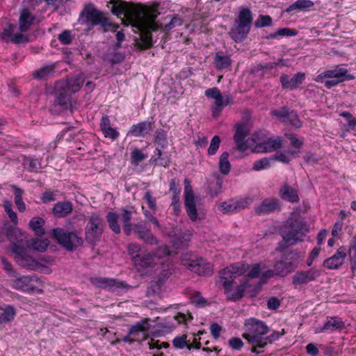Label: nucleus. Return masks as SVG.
Masks as SVG:
<instances>
[{"label": "nucleus", "mask_w": 356, "mask_h": 356, "mask_svg": "<svg viewBox=\"0 0 356 356\" xmlns=\"http://www.w3.org/2000/svg\"><path fill=\"white\" fill-rule=\"evenodd\" d=\"M245 327V332L243 337L252 346L251 351L260 353L261 351L258 349L264 348L267 345L264 336L268 332V327L264 322L254 318L246 320Z\"/></svg>", "instance_id": "1"}, {"label": "nucleus", "mask_w": 356, "mask_h": 356, "mask_svg": "<svg viewBox=\"0 0 356 356\" xmlns=\"http://www.w3.org/2000/svg\"><path fill=\"white\" fill-rule=\"evenodd\" d=\"M111 10L118 17L126 19V25L131 24L138 29L144 26L145 19L142 16L143 12L133 3L122 0H111Z\"/></svg>", "instance_id": "2"}, {"label": "nucleus", "mask_w": 356, "mask_h": 356, "mask_svg": "<svg viewBox=\"0 0 356 356\" xmlns=\"http://www.w3.org/2000/svg\"><path fill=\"white\" fill-rule=\"evenodd\" d=\"M85 239L91 245H95L102 237L106 225L102 215L98 212L90 213L86 218Z\"/></svg>", "instance_id": "3"}, {"label": "nucleus", "mask_w": 356, "mask_h": 356, "mask_svg": "<svg viewBox=\"0 0 356 356\" xmlns=\"http://www.w3.org/2000/svg\"><path fill=\"white\" fill-rule=\"evenodd\" d=\"M308 231L307 226L301 220L289 218L282 231L283 241L289 245H294Z\"/></svg>", "instance_id": "4"}, {"label": "nucleus", "mask_w": 356, "mask_h": 356, "mask_svg": "<svg viewBox=\"0 0 356 356\" xmlns=\"http://www.w3.org/2000/svg\"><path fill=\"white\" fill-rule=\"evenodd\" d=\"M304 257V253L296 250L285 253L281 259L275 264V273L285 277L293 272Z\"/></svg>", "instance_id": "5"}, {"label": "nucleus", "mask_w": 356, "mask_h": 356, "mask_svg": "<svg viewBox=\"0 0 356 356\" xmlns=\"http://www.w3.org/2000/svg\"><path fill=\"white\" fill-rule=\"evenodd\" d=\"M81 15L85 16L87 22H90L92 26L101 25L104 31H115L119 28L118 24L111 23L104 13L98 10L92 6H86L82 11Z\"/></svg>", "instance_id": "6"}, {"label": "nucleus", "mask_w": 356, "mask_h": 356, "mask_svg": "<svg viewBox=\"0 0 356 356\" xmlns=\"http://www.w3.org/2000/svg\"><path fill=\"white\" fill-rule=\"evenodd\" d=\"M54 238L68 250H72L83 243V239L76 233L68 232L63 228H55L52 230Z\"/></svg>", "instance_id": "7"}, {"label": "nucleus", "mask_w": 356, "mask_h": 356, "mask_svg": "<svg viewBox=\"0 0 356 356\" xmlns=\"http://www.w3.org/2000/svg\"><path fill=\"white\" fill-rule=\"evenodd\" d=\"M248 266L243 263H236L220 272L218 283L222 285L225 289L232 287L233 280L239 275L245 273Z\"/></svg>", "instance_id": "8"}, {"label": "nucleus", "mask_w": 356, "mask_h": 356, "mask_svg": "<svg viewBox=\"0 0 356 356\" xmlns=\"http://www.w3.org/2000/svg\"><path fill=\"white\" fill-rule=\"evenodd\" d=\"M257 137V135L254 134L252 138L254 142L258 143L254 147L256 152H271L282 147V140L279 137L266 140L264 134L261 132L258 133V138Z\"/></svg>", "instance_id": "9"}, {"label": "nucleus", "mask_w": 356, "mask_h": 356, "mask_svg": "<svg viewBox=\"0 0 356 356\" xmlns=\"http://www.w3.org/2000/svg\"><path fill=\"white\" fill-rule=\"evenodd\" d=\"M132 229V234L144 243L150 245H156L159 243V240L152 233L146 221H140L133 224Z\"/></svg>", "instance_id": "10"}, {"label": "nucleus", "mask_w": 356, "mask_h": 356, "mask_svg": "<svg viewBox=\"0 0 356 356\" xmlns=\"http://www.w3.org/2000/svg\"><path fill=\"white\" fill-rule=\"evenodd\" d=\"M90 281L96 287L113 292H118L126 287L124 282L113 278L94 277Z\"/></svg>", "instance_id": "11"}, {"label": "nucleus", "mask_w": 356, "mask_h": 356, "mask_svg": "<svg viewBox=\"0 0 356 356\" xmlns=\"http://www.w3.org/2000/svg\"><path fill=\"white\" fill-rule=\"evenodd\" d=\"M184 204L187 214L192 221L197 218L196 204L192 186L188 179H184Z\"/></svg>", "instance_id": "12"}, {"label": "nucleus", "mask_w": 356, "mask_h": 356, "mask_svg": "<svg viewBox=\"0 0 356 356\" xmlns=\"http://www.w3.org/2000/svg\"><path fill=\"white\" fill-rule=\"evenodd\" d=\"M16 26L13 24H8L0 32V40L3 42H12L15 44L26 43L29 42V38L22 33H14Z\"/></svg>", "instance_id": "13"}, {"label": "nucleus", "mask_w": 356, "mask_h": 356, "mask_svg": "<svg viewBox=\"0 0 356 356\" xmlns=\"http://www.w3.org/2000/svg\"><path fill=\"white\" fill-rule=\"evenodd\" d=\"M25 248H22V246L15 248L13 253L15 254L16 262L22 267L30 270H35L39 269L40 266L39 263L26 253Z\"/></svg>", "instance_id": "14"}, {"label": "nucleus", "mask_w": 356, "mask_h": 356, "mask_svg": "<svg viewBox=\"0 0 356 356\" xmlns=\"http://www.w3.org/2000/svg\"><path fill=\"white\" fill-rule=\"evenodd\" d=\"M320 275L321 271L314 268L307 270H300L292 277V284L295 286L305 285L316 280Z\"/></svg>", "instance_id": "15"}, {"label": "nucleus", "mask_w": 356, "mask_h": 356, "mask_svg": "<svg viewBox=\"0 0 356 356\" xmlns=\"http://www.w3.org/2000/svg\"><path fill=\"white\" fill-rule=\"evenodd\" d=\"M6 233L8 239L13 244V252H14L15 248L17 247L22 246V248H26V244H27L28 239L26 234L23 233L19 229L10 226L6 228Z\"/></svg>", "instance_id": "16"}, {"label": "nucleus", "mask_w": 356, "mask_h": 356, "mask_svg": "<svg viewBox=\"0 0 356 356\" xmlns=\"http://www.w3.org/2000/svg\"><path fill=\"white\" fill-rule=\"evenodd\" d=\"M324 78L332 79H342L343 81L346 80H351L353 76L348 74V70L346 68L336 67L334 69L328 70L319 74L316 78V81L323 82Z\"/></svg>", "instance_id": "17"}, {"label": "nucleus", "mask_w": 356, "mask_h": 356, "mask_svg": "<svg viewBox=\"0 0 356 356\" xmlns=\"http://www.w3.org/2000/svg\"><path fill=\"white\" fill-rule=\"evenodd\" d=\"M249 133L247 124L239 123L236 125V131L234 140L236 144V148L241 152L246 150L248 147L245 138Z\"/></svg>", "instance_id": "18"}, {"label": "nucleus", "mask_w": 356, "mask_h": 356, "mask_svg": "<svg viewBox=\"0 0 356 356\" xmlns=\"http://www.w3.org/2000/svg\"><path fill=\"white\" fill-rule=\"evenodd\" d=\"M346 257V249L341 246L333 256L323 261V266L330 270L338 269L343 264Z\"/></svg>", "instance_id": "19"}, {"label": "nucleus", "mask_w": 356, "mask_h": 356, "mask_svg": "<svg viewBox=\"0 0 356 356\" xmlns=\"http://www.w3.org/2000/svg\"><path fill=\"white\" fill-rule=\"evenodd\" d=\"M186 266L189 270L200 275H209L212 272L211 264L202 258L192 260Z\"/></svg>", "instance_id": "20"}, {"label": "nucleus", "mask_w": 356, "mask_h": 356, "mask_svg": "<svg viewBox=\"0 0 356 356\" xmlns=\"http://www.w3.org/2000/svg\"><path fill=\"white\" fill-rule=\"evenodd\" d=\"M84 82L81 76L76 75L69 78L66 81H59L57 83V89L65 88L70 93H74L79 91Z\"/></svg>", "instance_id": "21"}, {"label": "nucleus", "mask_w": 356, "mask_h": 356, "mask_svg": "<svg viewBox=\"0 0 356 356\" xmlns=\"http://www.w3.org/2000/svg\"><path fill=\"white\" fill-rule=\"evenodd\" d=\"M282 86L284 89L293 90L298 87L305 79V74L298 72L293 77H289L286 74H282L280 78Z\"/></svg>", "instance_id": "22"}, {"label": "nucleus", "mask_w": 356, "mask_h": 356, "mask_svg": "<svg viewBox=\"0 0 356 356\" xmlns=\"http://www.w3.org/2000/svg\"><path fill=\"white\" fill-rule=\"evenodd\" d=\"M279 201L274 198H266L255 208V212L258 215H266L279 209Z\"/></svg>", "instance_id": "23"}, {"label": "nucleus", "mask_w": 356, "mask_h": 356, "mask_svg": "<svg viewBox=\"0 0 356 356\" xmlns=\"http://www.w3.org/2000/svg\"><path fill=\"white\" fill-rule=\"evenodd\" d=\"M345 328L344 322L338 317H330L323 327L316 328L315 332L321 333L325 332H333L334 330H341Z\"/></svg>", "instance_id": "24"}, {"label": "nucleus", "mask_w": 356, "mask_h": 356, "mask_svg": "<svg viewBox=\"0 0 356 356\" xmlns=\"http://www.w3.org/2000/svg\"><path fill=\"white\" fill-rule=\"evenodd\" d=\"M250 31V29L248 28V26L236 23V22L234 21L229 33L235 42H241L247 37Z\"/></svg>", "instance_id": "25"}, {"label": "nucleus", "mask_w": 356, "mask_h": 356, "mask_svg": "<svg viewBox=\"0 0 356 356\" xmlns=\"http://www.w3.org/2000/svg\"><path fill=\"white\" fill-rule=\"evenodd\" d=\"M35 17L29 10L28 8H24L19 17V29L22 33L29 30L33 24Z\"/></svg>", "instance_id": "26"}, {"label": "nucleus", "mask_w": 356, "mask_h": 356, "mask_svg": "<svg viewBox=\"0 0 356 356\" xmlns=\"http://www.w3.org/2000/svg\"><path fill=\"white\" fill-rule=\"evenodd\" d=\"M152 130V122L144 121L134 124L129 130L128 135L134 137H144Z\"/></svg>", "instance_id": "27"}, {"label": "nucleus", "mask_w": 356, "mask_h": 356, "mask_svg": "<svg viewBox=\"0 0 356 356\" xmlns=\"http://www.w3.org/2000/svg\"><path fill=\"white\" fill-rule=\"evenodd\" d=\"M71 94L65 88L58 90L56 86V99L54 100V106H60L62 109L68 108L70 104Z\"/></svg>", "instance_id": "28"}, {"label": "nucleus", "mask_w": 356, "mask_h": 356, "mask_svg": "<svg viewBox=\"0 0 356 356\" xmlns=\"http://www.w3.org/2000/svg\"><path fill=\"white\" fill-rule=\"evenodd\" d=\"M279 193L282 200L293 203L299 202L300 199L297 191L287 183H285L280 187Z\"/></svg>", "instance_id": "29"}, {"label": "nucleus", "mask_w": 356, "mask_h": 356, "mask_svg": "<svg viewBox=\"0 0 356 356\" xmlns=\"http://www.w3.org/2000/svg\"><path fill=\"white\" fill-rule=\"evenodd\" d=\"M119 219L122 223V228L124 232L127 236L132 234V226L133 224L131 222L132 219V211L125 208L120 209V213H118Z\"/></svg>", "instance_id": "30"}, {"label": "nucleus", "mask_w": 356, "mask_h": 356, "mask_svg": "<svg viewBox=\"0 0 356 356\" xmlns=\"http://www.w3.org/2000/svg\"><path fill=\"white\" fill-rule=\"evenodd\" d=\"M73 210L70 202L63 201L57 202L52 209V213L56 218H63L70 214Z\"/></svg>", "instance_id": "31"}, {"label": "nucleus", "mask_w": 356, "mask_h": 356, "mask_svg": "<svg viewBox=\"0 0 356 356\" xmlns=\"http://www.w3.org/2000/svg\"><path fill=\"white\" fill-rule=\"evenodd\" d=\"M134 262L143 268L149 267L154 264V256L152 253L143 250L140 254L134 256Z\"/></svg>", "instance_id": "32"}, {"label": "nucleus", "mask_w": 356, "mask_h": 356, "mask_svg": "<svg viewBox=\"0 0 356 356\" xmlns=\"http://www.w3.org/2000/svg\"><path fill=\"white\" fill-rule=\"evenodd\" d=\"M148 321V319H143L132 325L129 330V334L137 337L140 333H143L144 338H146L149 327Z\"/></svg>", "instance_id": "33"}, {"label": "nucleus", "mask_w": 356, "mask_h": 356, "mask_svg": "<svg viewBox=\"0 0 356 356\" xmlns=\"http://www.w3.org/2000/svg\"><path fill=\"white\" fill-rule=\"evenodd\" d=\"M36 281V277L31 275L22 276L14 282L15 287L22 291L33 289L32 282Z\"/></svg>", "instance_id": "34"}, {"label": "nucleus", "mask_w": 356, "mask_h": 356, "mask_svg": "<svg viewBox=\"0 0 356 356\" xmlns=\"http://www.w3.org/2000/svg\"><path fill=\"white\" fill-rule=\"evenodd\" d=\"M250 286L251 285L249 284V282L247 281L238 286L234 292H232L231 287L229 289H225V292L229 300L236 301L243 296L245 290Z\"/></svg>", "instance_id": "35"}, {"label": "nucleus", "mask_w": 356, "mask_h": 356, "mask_svg": "<svg viewBox=\"0 0 356 356\" xmlns=\"http://www.w3.org/2000/svg\"><path fill=\"white\" fill-rule=\"evenodd\" d=\"M213 64L218 70L228 69L232 65V60L222 51H218L215 56Z\"/></svg>", "instance_id": "36"}, {"label": "nucleus", "mask_w": 356, "mask_h": 356, "mask_svg": "<svg viewBox=\"0 0 356 356\" xmlns=\"http://www.w3.org/2000/svg\"><path fill=\"white\" fill-rule=\"evenodd\" d=\"M54 64L46 65L38 69L37 70H35L33 72L32 76L35 79L44 80L49 77L54 72Z\"/></svg>", "instance_id": "37"}, {"label": "nucleus", "mask_w": 356, "mask_h": 356, "mask_svg": "<svg viewBox=\"0 0 356 356\" xmlns=\"http://www.w3.org/2000/svg\"><path fill=\"white\" fill-rule=\"evenodd\" d=\"M151 162L163 167H168L170 163V156L166 152H163L161 149L156 147L154 154L151 158Z\"/></svg>", "instance_id": "38"}, {"label": "nucleus", "mask_w": 356, "mask_h": 356, "mask_svg": "<svg viewBox=\"0 0 356 356\" xmlns=\"http://www.w3.org/2000/svg\"><path fill=\"white\" fill-rule=\"evenodd\" d=\"M314 3L311 0H297L290 5L286 9V13L292 11H305L314 6Z\"/></svg>", "instance_id": "39"}, {"label": "nucleus", "mask_w": 356, "mask_h": 356, "mask_svg": "<svg viewBox=\"0 0 356 356\" xmlns=\"http://www.w3.org/2000/svg\"><path fill=\"white\" fill-rule=\"evenodd\" d=\"M204 94L208 98L214 99L215 104L217 106H227L229 104L228 99L224 101L220 90L216 87L207 89Z\"/></svg>", "instance_id": "40"}, {"label": "nucleus", "mask_w": 356, "mask_h": 356, "mask_svg": "<svg viewBox=\"0 0 356 356\" xmlns=\"http://www.w3.org/2000/svg\"><path fill=\"white\" fill-rule=\"evenodd\" d=\"M252 19L253 17L251 10L247 8H242L238 17L235 19V22L244 26L245 25L250 29L252 24Z\"/></svg>", "instance_id": "41"}, {"label": "nucleus", "mask_w": 356, "mask_h": 356, "mask_svg": "<svg viewBox=\"0 0 356 356\" xmlns=\"http://www.w3.org/2000/svg\"><path fill=\"white\" fill-rule=\"evenodd\" d=\"M15 315L16 312L13 306L6 305L5 307H0V324L11 321Z\"/></svg>", "instance_id": "42"}, {"label": "nucleus", "mask_w": 356, "mask_h": 356, "mask_svg": "<svg viewBox=\"0 0 356 356\" xmlns=\"http://www.w3.org/2000/svg\"><path fill=\"white\" fill-rule=\"evenodd\" d=\"M106 220L110 229L116 234L121 232V228L118 223L119 215L115 212H108L106 215Z\"/></svg>", "instance_id": "43"}, {"label": "nucleus", "mask_w": 356, "mask_h": 356, "mask_svg": "<svg viewBox=\"0 0 356 356\" xmlns=\"http://www.w3.org/2000/svg\"><path fill=\"white\" fill-rule=\"evenodd\" d=\"M44 220L40 217H34L29 221L30 227L35 232L38 236H42L44 234L43 226Z\"/></svg>", "instance_id": "44"}, {"label": "nucleus", "mask_w": 356, "mask_h": 356, "mask_svg": "<svg viewBox=\"0 0 356 356\" xmlns=\"http://www.w3.org/2000/svg\"><path fill=\"white\" fill-rule=\"evenodd\" d=\"M154 144L159 149H164L167 147L166 131L162 129H157L155 132Z\"/></svg>", "instance_id": "45"}, {"label": "nucleus", "mask_w": 356, "mask_h": 356, "mask_svg": "<svg viewBox=\"0 0 356 356\" xmlns=\"http://www.w3.org/2000/svg\"><path fill=\"white\" fill-rule=\"evenodd\" d=\"M47 246L48 243L47 241H42L38 238L27 240V244H26V248H32L41 252L45 251Z\"/></svg>", "instance_id": "46"}, {"label": "nucleus", "mask_w": 356, "mask_h": 356, "mask_svg": "<svg viewBox=\"0 0 356 356\" xmlns=\"http://www.w3.org/2000/svg\"><path fill=\"white\" fill-rule=\"evenodd\" d=\"M235 212H238L251 204L252 200L249 197H239L232 199Z\"/></svg>", "instance_id": "47"}, {"label": "nucleus", "mask_w": 356, "mask_h": 356, "mask_svg": "<svg viewBox=\"0 0 356 356\" xmlns=\"http://www.w3.org/2000/svg\"><path fill=\"white\" fill-rule=\"evenodd\" d=\"M229 153L224 152L220 155L219 161V170L220 172L223 175H227L230 172L231 164L228 160Z\"/></svg>", "instance_id": "48"}, {"label": "nucleus", "mask_w": 356, "mask_h": 356, "mask_svg": "<svg viewBox=\"0 0 356 356\" xmlns=\"http://www.w3.org/2000/svg\"><path fill=\"white\" fill-rule=\"evenodd\" d=\"M296 35L295 31L289 29V28H283L280 29L277 31L273 33H270L266 38L267 39H273L277 37H284V36H294Z\"/></svg>", "instance_id": "49"}, {"label": "nucleus", "mask_w": 356, "mask_h": 356, "mask_svg": "<svg viewBox=\"0 0 356 356\" xmlns=\"http://www.w3.org/2000/svg\"><path fill=\"white\" fill-rule=\"evenodd\" d=\"M273 24V19L269 15H259L257 19L254 22V26L257 28H261L265 26H270Z\"/></svg>", "instance_id": "50"}, {"label": "nucleus", "mask_w": 356, "mask_h": 356, "mask_svg": "<svg viewBox=\"0 0 356 356\" xmlns=\"http://www.w3.org/2000/svg\"><path fill=\"white\" fill-rule=\"evenodd\" d=\"M286 122H289L296 128H300L302 127V122L294 111H289L286 118Z\"/></svg>", "instance_id": "51"}, {"label": "nucleus", "mask_w": 356, "mask_h": 356, "mask_svg": "<svg viewBox=\"0 0 356 356\" xmlns=\"http://www.w3.org/2000/svg\"><path fill=\"white\" fill-rule=\"evenodd\" d=\"M245 264V263H244ZM248 267H246V270L245 273L249 278H256L258 277L260 275V265L259 264H254L252 266H249L246 264Z\"/></svg>", "instance_id": "52"}, {"label": "nucleus", "mask_w": 356, "mask_h": 356, "mask_svg": "<svg viewBox=\"0 0 356 356\" xmlns=\"http://www.w3.org/2000/svg\"><path fill=\"white\" fill-rule=\"evenodd\" d=\"M218 209L223 213H236L234 207L233 200L230 199L227 201L221 202L218 205Z\"/></svg>", "instance_id": "53"}, {"label": "nucleus", "mask_w": 356, "mask_h": 356, "mask_svg": "<svg viewBox=\"0 0 356 356\" xmlns=\"http://www.w3.org/2000/svg\"><path fill=\"white\" fill-rule=\"evenodd\" d=\"M147 155L145 154H144L140 149L136 148L131 152V163L137 165L139 164V163L145 159Z\"/></svg>", "instance_id": "54"}, {"label": "nucleus", "mask_w": 356, "mask_h": 356, "mask_svg": "<svg viewBox=\"0 0 356 356\" xmlns=\"http://www.w3.org/2000/svg\"><path fill=\"white\" fill-rule=\"evenodd\" d=\"M74 39L72 31L70 30H65L58 35V40L63 44H70Z\"/></svg>", "instance_id": "55"}, {"label": "nucleus", "mask_w": 356, "mask_h": 356, "mask_svg": "<svg viewBox=\"0 0 356 356\" xmlns=\"http://www.w3.org/2000/svg\"><path fill=\"white\" fill-rule=\"evenodd\" d=\"M220 142H221V140L218 136H214L212 138V139L210 142L209 147L207 150L209 155L213 156V155L216 154V153L217 152V151L220 147Z\"/></svg>", "instance_id": "56"}, {"label": "nucleus", "mask_w": 356, "mask_h": 356, "mask_svg": "<svg viewBox=\"0 0 356 356\" xmlns=\"http://www.w3.org/2000/svg\"><path fill=\"white\" fill-rule=\"evenodd\" d=\"M270 160H273V159L264 158L260 160L256 161L252 168L253 170L259 171L268 168L270 166Z\"/></svg>", "instance_id": "57"}, {"label": "nucleus", "mask_w": 356, "mask_h": 356, "mask_svg": "<svg viewBox=\"0 0 356 356\" xmlns=\"http://www.w3.org/2000/svg\"><path fill=\"white\" fill-rule=\"evenodd\" d=\"M143 199L145 200L148 207L150 209L156 211V198L152 196L151 191H147L145 193Z\"/></svg>", "instance_id": "58"}, {"label": "nucleus", "mask_w": 356, "mask_h": 356, "mask_svg": "<svg viewBox=\"0 0 356 356\" xmlns=\"http://www.w3.org/2000/svg\"><path fill=\"white\" fill-rule=\"evenodd\" d=\"M129 254L131 256L132 260L134 261V256L140 254L144 250L142 247L136 243H130L127 248Z\"/></svg>", "instance_id": "59"}, {"label": "nucleus", "mask_w": 356, "mask_h": 356, "mask_svg": "<svg viewBox=\"0 0 356 356\" xmlns=\"http://www.w3.org/2000/svg\"><path fill=\"white\" fill-rule=\"evenodd\" d=\"M162 286H161L156 281H152L147 287V296H153L156 293H159Z\"/></svg>", "instance_id": "60"}, {"label": "nucleus", "mask_w": 356, "mask_h": 356, "mask_svg": "<svg viewBox=\"0 0 356 356\" xmlns=\"http://www.w3.org/2000/svg\"><path fill=\"white\" fill-rule=\"evenodd\" d=\"M181 24L182 20L179 17H174L170 19V21L168 23L165 24L163 26V31H170L176 26H181Z\"/></svg>", "instance_id": "61"}, {"label": "nucleus", "mask_w": 356, "mask_h": 356, "mask_svg": "<svg viewBox=\"0 0 356 356\" xmlns=\"http://www.w3.org/2000/svg\"><path fill=\"white\" fill-rule=\"evenodd\" d=\"M56 200V193L51 191H45L42 193L41 201L44 204L54 202Z\"/></svg>", "instance_id": "62"}, {"label": "nucleus", "mask_w": 356, "mask_h": 356, "mask_svg": "<svg viewBox=\"0 0 356 356\" xmlns=\"http://www.w3.org/2000/svg\"><path fill=\"white\" fill-rule=\"evenodd\" d=\"M173 346L177 349H182L186 346V336L182 335L175 337L172 341Z\"/></svg>", "instance_id": "63"}, {"label": "nucleus", "mask_w": 356, "mask_h": 356, "mask_svg": "<svg viewBox=\"0 0 356 356\" xmlns=\"http://www.w3.org/2000/svg\"><path fill=\"white\" fill-rule=\"evenodd\" d=\"M289 109L286 107H282L281 109L275 110L271 112V114L280 118L282 122H286V118Z\"/></svg>", "instance_id": "64"}]
</instances>
